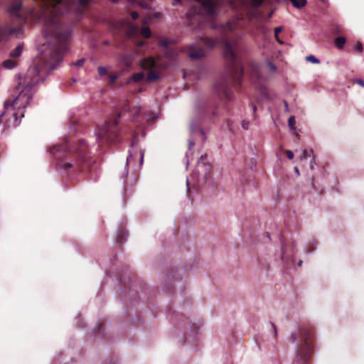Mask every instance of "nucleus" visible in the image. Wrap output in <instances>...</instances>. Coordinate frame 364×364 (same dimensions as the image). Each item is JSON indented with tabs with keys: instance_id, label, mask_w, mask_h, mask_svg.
I'll return each mask as SVG.
<instances>
[{
	"instance_id": "obj_50",
	"label": "nucleus",
	"mask_w": 364,
	"mask_h": 364,
	"mask_svg": "<svg viewBox=\"0 0 364 364\" xmlns=\"http://www.w3.org/2000/svg\"><path fill=\"white\" fill-rule=\"evenodd\" d=\"M175 1H176V2H178H178H180V0H175Z\"/></svg>"
},
{
	"instance_id": "obj_31",
	"label": "nucleus",
	"mask_w": 364,
	"mask_h": 364,
	"mask_svg": "<svg viewBox=\"0 0 364 364\" xmlns=\"http://www.w3.org/2000/svg\"><path fill=\"white\" fill-rule=\"evenodd\" d=\"M131 16L133 20H136L139 17V14L136 11H132L131 13Z\"/></svg>"
},
{
	"instance_id": "obj_25",
	"label": "nucleus",
	"mask_w": 364,
	"mask_h": 364,
	"mask_svg": "<svg viewBox=\"0 0 364 364\" xmlns=\"http://www.w3.org/2000/svg\"><path fill=\"white\" fill-rule=\"evenodd\" d=\"M139 27L138 26H132L129 31V36H134L138 31Z\"/></svg>"
},
{
	"instance_id": "obj_24",
	"label": "nucleus",
	"mask_w": 364,
	"mask_h": 364,
	"mask_svg": "<svg viewBox=\"0 0 364 364\" xmlns=\"http://www.w3.org/2000/svg\"><path fill=\"white\" fill-rule=\"evenodd\" d=\"M306 60L312 63H320L319 60L314 55L307 56L306 58Z\"/></svg>"
},
{
	"instance_id": "obj_11",
	"label": "nucleus",
	"mask_w": 364,
	"mask_h": 364,
	"mask_svg": "<svg viewBox=\"0 0 364 364\" xmlns=\"http://www.w3.org/2000/svg\"><path fill=\"white\" fill-rule=\"evenodd\" d=\"M2 65L7 69H13L17 65V61L14 59H8L4 60Z\"/></svg>"
},
{
	"instance_id": "obj_29",
	"label": "nucleus",
	"mask_w": 364,
	"mask_h": 364,
	"mask_svg": "<svg viewBox=\"0 0 364 364\" xmlns=\"http://www.w3.org/2000/svg\"><path fill=\"white\" fill-rule=\"evenodd\" d=\"M252 5L255 6H259L262 4V0H252Z\"/></svg>"
},
{
	"instance_id": "obj_34",
	"label": "nucleus",
	"mask_w": 364,
	"mask_h": 364,
	"mask_svg": "<svg viewBox=\"0 0 364 364\" xmlns=\"http://www.w3.org/2000/svg\"><path fill=\"white\" fill-rule=\"evenodd\" d=\"M355 82L362 86L363 87H364V80H363L362 79H357L355 80Z\"/></svg>"
},
{
	"instance_id": "obj_18",
	"label": "nucleus",
	"mask_w": 364,
	"mask_h": 364,
	"mask_svg": "<svg viewBox=\"0 0 364 364\" xmlns=\"http://www.w3.org/2000/svg\"><path fill=\"white\" fill-rule=\"evenodd\" d=\"M141 34L145 38H149L151 36V30L148 27H144L141 30Z\"/></svg>"
},
{
	"instance_id": "obj_27",
	"label": "nucleus",
	"mask_w": 364,
	"mask_h": 364,
	"mask_svg": "<svg viewBox=\"0 0 364 364\" xmlns=\"http://www.w3.org/2000/svg\"><path fill=\"white\" fill-rule=\"evenodd\" d=\"M117 79V75L115 74L110 75L109 76V83L114 84Z\"/></svg>"
},
{
	"instance_id": "obj_46",
	"label": "nucleus",
	"mask_w": 364,
	"mask_h": 364,
	"mask_svg": "<svg viewBox=\"0 0 364 364\" xmlns=\"http://www.w3.org/2000/svg\"><path fill=\"white\" fill-rule=\"evenodd\" d=\"M118 0H111L112 2L113 3H117Z\"/></svg>"
},
{
	"instance_id": "obj_15",
	"label": "nucleus",
	"mask_w": 364,
	"mask_h": 364,
	"mask_svg": "<svg viewBox=\"0 0 364 364\" xmlns=\"http://www.w3.org/2000/svg\"><path fill=\"white\" fill-rule=\"evenodd\" d=\"M144 79V74L143 73H136L132 75V80L138 82Z\"/></svg>"
},
{
	"instance_id": "obj_3",
	"label": "nucleus",
	"mask_w": 364,
	"mask_h": 364,
	"mask_svg": "<svg viewBox=\"0 0 364 364\" xmlns=\"http://www.w3.org/2000/svg\"><path fill=\"white\" fill-rule=\"evenodd\" d=\"M49 152L57 160V168L68 174L89 169L92 164L84 140H79L72 145L65 141L62 144L51 147Z\"/></svg>"
},
{
	"instance_id": "obj_14",
	"label": "nucleus",
	"mask_w": 364,
	"mask_h": 364,
	"mask_svg": "<svg viewBox=\"0 0 364 364\" xmlns=\"http://www.w3.org/2000/svg\"><path fill=\"white\" fill-rule=\"evenodd\" d=\"M293 6L297 9H301L306 4V0H289Z\"/></svg>"
},
{
	"instance_id": "obj_23",
	"label": "nucleus",
	"mask_w": 364,
	"mask_h": 364,
	"mask_svg": "<svg viewBox=\"0 0 364 364\" xmlns=\"http://www.w3.org/2000/svg\"><path fill=\"white\" fill-rule=\"evenodd\" d=\"M311 154H313V150L312 149H310L309 151L307 150V149H304L303 150V153H302V156H301V159H306L309 156H311Z\"/></svg>"
},
{
	"instance_id": "obj_33",
	"label": "nucleus",
	"mask_w": 364,
	"mask_h": 364,
	"mask_svg": "<svg viewBox=\"0 0 364 364\" xmlns=\"http://www.w3.org/2000/svg\"><path fill=\"white\" fill-rule=\"evenodd\" d=\"M84 62H85V60H84V59L78 60L75 63V65H76V66H77V67H80V66H82V65L84 64Z\"/></svg>"
},
{
	"instance_id": "obj_44",
	"label": "nucleus",
	"mask_w": 364,
	"mask_h": 364,
	"mask_svg": "<svg viewBox=\"0 0 364 364\" xmlns=\"http://www.w3.org/2000/svg\"><path fill=\"white\" fill-rule=\"evenodd\" d=\"M143 45H144V42L143 41H140L139 43V46H142Z\"/></svg>"
},
{
	"instance_id": "obj_8",
	"label": "nucleus",
	"mask_w": 364,
	"mask_h": 364,
	"mask_svg": "<svg viewBox=\"0 0 364 364\" xmlns=\"http://www.w3.org/2000/svg\"><path fill=\"white\" fill-rule=\"evenodd\" d=\"M188 55L192 60L199 59L205 55L204 48L199 46H191L188 48Z\"/></svg>"
},
{
	"instance_id": "obj_1",
	"label": "nucleus",
	"mask_w": 364,
	"mask_h": 364,
	"mask_svg": "<svg viewBox=\"0 0 364 364\" xmlns=\"http://www.w3.org/2000/svg\"><path fill=\"white\" fill-rule=\"evenodd\" d=\"M45 7V37L50 41L43 46L40 55L33 61L23 77H19L18 85L11 97L4 102V111L0 115V124L4 129L17 127L20 118L23 117V109L29 104L34 93V86L45 79L50 71L56 68L63 61L64 53L68 50L70 30L64 26L59 16L73 12L82 15L92 0H39Z\"/></svg>"
},
{
	"instance_id": "obj_38",
	"label": "nucleus",
	"mask_w": 364,
	"mask_h": 364,
	"mask_svg": "<svg viewBox=\"0 0 364 364\" xmlns=\"http://www.w3.org/2000/svg\"><path fill=\"white\" fill-rule=\"evenodd\" d=\"M271 324H272V329H273V331H274V336H277L276 326L274 323H272Z\"/></svg>"
},
{
	"instance_id": "obj_28",
	"label": "nucleus",
	"mask_w": 364,
	"mask_h": 364,
	"mask_svg": "<svg viewBox=\"0 0 364 364\" xmlns=\"http://www.w3.org/2000/svg\"><path fill=\"white\" fill-rule=\"evenodd\" d=\"M355 50L358 53H361L363 51V46L360 42H358L355 46Z\"/></svg>"
},
{
	"instance_id": "obj_43",
	"label": "nucleus",
	"mask_w": 364,
	"mask_h": 364,
	"mask_svg": "<svg viewBox=\"0 0 364 364\" xmlns=\"http://www.w3.org/2000/svg\"><path fill=\"white\" fill-rule=\"evenodd\" d=\"M132 158V154H130V155H129V157H127V162H129V161H131Z\"/></svg>"
},
{
	"instance_id": "obj_48",
	"label": "nucleus",
	"mask_w": 364,
	"mask_h": 364,
	"mask_svg": "<svg viewBox=\"0 0 364 364\" xmlns=\"http://www.w3.org/2000/svg\"><path fill=\"white\" fill-rule=\"evenodd\" d=\"M191 12L188 13V17L190 18Z\"/></svg>"
},
{
	"instance_id": "obj_17",
	"label": "nucleus",
	"mask_w": 364,
	"mask_h": 364,
	"mask_svg": "<svg viewBox=\"0 0 364 364\" xmlns=\"http://www.w3.org/2000/svg\"><path fill=\"white\" fill-rule=\"evenodd\" d=\"M266 65L270 72L274 73L277 70V66L270 60L268 59L266 60Z\"/></svg>"
},
{
	"instance_id": "obj_39",
	"label": "nucleus",
	"mask_w": 364,
	"mask_h": 364,
	"mask_svg": "<svg viewBox=\"0 0 364 364\" xmlns=\"http://www.w3.org/2000/svg\"><path fill=\"white\" fill-rule=\"evenodd\" d=\"M295 173H296L297 176H299L300 175V172H299V168L295 166L294 168Z\"/></svg>"
},
{
	"instance_id": "obj_12",
	"label": "nucleus",
	"mask_w": 364,
	"mask_h": 364,
	"mask_svg": "<svg viewBox=\"0 0 364 364\" xmlns=\"http://www.w3.org/2000/svg\"><path fill=\"white\" fill-rule=\"evenodd\" d=\"M346 42V39L344 37L338 36L335 38L334 43L336 48L342 49Z\"/></svg>"
},
{
	"instance_id": "obj_21",
	"label": "nucleus",
	"mask_w": 364,
	"mask_h": 364,
	"mask_svg": "<svg viewBox=\"0 0 364 364\" xmlns=\"http://www.w3.org/2000/svg\"><path fill=\"white\" fill-rule=\"evenodd\" d=\"M140 114H141V111H140V109H138L136 111V112L134 114V115L132 117V121L136 126L139 125V124L136 122V119H137V118H139L140 117Z\"/></svg>"
},
{
	"instance_id": "obj_4",
	"label": "nucleus",
	"mask_w": 364,
	"mask_h": 364,
	"mask_svg": "<svg viewBox=\"0 0 364 364\" xmlns=\"http://www.w3.org/2000/svg\"><path fill=\"white\" fill-rule=\"evenodd\" d=\"M291 340L292 342H299L293 364H309L315 346L314 327L309 324L299 326L296 332L291 333Z\"/></svg>"
},
{
	"instance_id": "obj_16",
	"label": "nucleus",
	"mask_w": 364,
	"mask_h": 364,
	"mask_svg": "<svg viewBox=\"0 0 364 364\" xmlns=\"http://www.w3.org/2000/svg\"><path fill=\"white\" fill-rule=\"evenodd\" d=\"M282 259H284L285 257H287L291 253L293 252V251H291L289 253V250L287 249V245L285 242H284L282 245Z\"/></svg>"
},
{
	"instance_id": "obj_32",
	"label": "nucleus",
	"mask_w": 364,
	"mask_h": 364,
	"mask_svg": "<svg viewBox=\"0 0 364 364\" xmlns=\"http://www.w3.org/2000/svg\"><path fill=\"white\" fill-rule=\"evenodd\" d=\"M259 30H260L261 33H262L264 35H266L268 32V28L264 26H261L259 28Z\"/></svg>"
},
{
	"instance_id": "obj_49",
	"label": "nucleus",
	"mask_w": 364,
	"mask_h": 364,
	"mask_svg": "<svg viewBox=\"0 0 364 364\" xmlns=\"http://www.w3.org/2000/svg\"><path fill=\"white\" fill-rule=\"evenodd\" d=\"M203 159V156H200V161H201Z\"/></svg>"
},
{
	"instance_id": "obj_42",
	"label": "nucleus",
	"mask_w": 364,
	"mask_h": 364,
	"mask_svg": "<svg viewBox=\"0 0 364 364\" xmlns=\"http://www.w3.org/2000/svg\"><path fill=\"white\" fill-rule=\"evenodd\" d=\"M139 4L142 6V7H147L148 6V4L147 3H139Z\"/></svg>"
},
{
	"instance_id": "obj_9",
	"label": "nucleus",
	"mask_w": 364,
	"mask_h": 364,
	"mask_svg": "<svg viewBox=\"0 0 364 364\" xmlns=\"http://www.w3.org/2000/svg\"><path fill=\"white\" fill-rule=\"evenodd\" d=\"M127 235H128L127 231L125 229H124V228L119 229L117 232L118 242L120 244L123 243L126 240Z\"/></svg>"
},
{
	"instance_id": "obj_5",
	"label": "nucleus",
	"mask_w": 364,
	"mask_h": 364,
	"mask_svg": "<svg viewBox=\"0 0 364 364\" xmlns=\"http://www.w3.org/2000/svg\"><path fill=\"white\" fill-rule=\"evenodd\" d=\"M122 114L119 113L117 118L107 121L105 125L98 129L97 136L102 144H115L119 141L117 118H119Z\"/></svg>"
},
{
	"instance_id": "obj_10",
	"label": "nucleus",
	"mask_w": 364,
	"mask_h": 364,
	"mask_svg": "<svg viewBox=\"0 0 364 364\" xmlns=\"http://www.w3.org/2000/svg\"><path fill=\"white\" fill-rule=\"evenodd\" d=\"M23 49V46L22 44H19L15 49L11 51L10 57L13 58L19 57L21 55Z\"/></svg>"
},
{
	"instance_id": "obj_13",
	"label": "nucleus",
	"mask_w": 364,
	"mask_h": 364,
	"mask_svg": "<svg viewBox=\"0 0 364 364\" xmlns=\"http://www.w3.org/2000/svg\"><path fill=\"white\" fill-rule=\"evenodd\" d=\"M21 9V4L16 3L11 6L9 12L11 15L18 16V12Z\"/></svg>"
},
{
	"instance_id": "obj_2",
	"label": "nucleus",
	"mask_w": 364,
	"mask_h": 364,
	"mask_svg": "<svg viewBox=\"0 0 364 364\" xmlns=\"http://www.w3.org/2000/svg\"><path fill=\"white\" fill-rule=\"evenodd\" d=\"M234 28L235 25L232 23L227 22L220 27L222 33L220 40L208 37H202L200 40V45L206 48H213L219 43L223 46V54L228 63V69L226 73L216 80L213 89L220 100L228 102L231 101L233 98L231 87L240 85L243 76L242 63L237 54L239 49V41L237 39L230 40L228 36V33L232 32Z\"/></svg>"
},
{
	"instance_id": "obj_7",
	"label": "nucleus",
	"mask_w": 364,
	"mask_h": 364,
	"mask_svg": "<svg viewBox=\"0 0 364 364\" xmlns=\"http://www.w3.org/2000/svg\"><path fill=\"white\" fill-rule=\"evenodd\" d=\"M200 3L202 9L208 16H214L218 6L216 1L213 0H197Z\"/></svg>"
},
{
	"instance_id": "obj_30",
	"label": "nucleus",
	"mask_w": 364,
	"mask_h": 364,
	"mask_svg": "<svg viewBox=\"0 0 364 364\" xmlns=\"http://www.w3.org/2000/svg\"><path fill=\"white\" fill-rule=\"evenodd\" d=\"M285 154H287L288 159H292L294 158V153L290 150H285Z\"/></svg>"
},
{
	"instance_id": "obj_22",
	"label": "nucleus",
	"mask_w": 364,
	"mask_h": 364,
	"mask_svg": "<svg viewBox=\"0 0 364 364\" xmlns=\"http://www.w3.org/2000/svg\"><path fill=\"white\" fill-rule=\"evenodd\" d=\"M289 127L291 129H295L296 120L294 116H291L288 120Z\"/></svg>"
},
{
	"instance_id": "obj_41",
	"label": "nucleus",
	"mask_w": 364,
	"mask_h": 364,
	"mask_svg": "<svg viewBox=\"0 0 364 364\" xmlns=\"http://www.w3.org/2000/svg\"><path fill=\"white\" fill-rule=\"evenodd\" d=\"M144 159V152H141V156H140V164H142Z\"/></svg>"
},
{
	"instance_id": "obj_40",
	"label": "nucleus",
	"mask_w": 364,
	"mask_h": 364,
	"mask_svg": "<svg viewBox=\"0 0 364 364\" xmlns=\"http://www.w3.org/2000/svg\"><path fill=\"white\" fill-rule=\"evenodd\" d=\"M136 142H137V139H136V138L134 137L132 141V146H134L136 144Z\"/></svg>"
},
{
	"instance_id": "obj_37",
	"label": "nucleus",
	"mask_w": 364,
	"mask_h": 364,
	"mask_svg": "<svg viewBox=\"0 0 364 364\" xmlns=\"http://www.w3.org/2000/svg\"><path fill=\"white\" fill-rule=\"evenodd\" d=\"M161 43H162L164 47H165L166 48H168V41L166 40L163 41Z\"/></svg>"
},
{
	"instance_id": "obj_20",
	"label": "nucleus",
	"mask_w": 364,
	"mask_h": 364,
	"mask_svg": "<svg viewBox=\"0 0 364 364\" xmlns=\"http://www.w3.org/2000/svg\"><path fill=\"white\" fill-rule=\"evenodd\" d=\"M201 114L204 117L209 116L210 117V116H215L216 114V112L215 110H213L211 111V112H210L209 109H204L201 111Z\"/></svg>"
},
{
	"instance_id": "obj_47",
	"label": "nucleus",
	"mask_w": 364,
	"mask_h": 364,
	"mask_svg": "<svg viewBox=\"0 0 364 364\" xmlns=\"http://www.w3.org/2000/svg\"><path fill=\"white\" fill-rule=\"evenodd\" d=\"M255 110H256V106H255V105H254V106H253V111H254V112H255Z\"/></svg>"
},
{
	"instance_id": "obj_36",
	"label": "nucleus",
	"mask_w": 364,
	"mask_h": 364,
	"mask_svg": "<svg viewBox=\"0 0 364 364\" xmlns=\"http://www.w3.org/2000/svg\"><path fill=\"white\" fill-rule=\"evenodd\" d=\"M315 164H316L315 157L314 156L313 159H312V160L311 161V163H310V168H311V169L314 168V166Z\"/></svg>"
},
{
	"instance_id": "obj_45",
	"label": "nucleus",
	"mask_w": 364,
	"mask_h": 364,
	"mask_svg": "<svg viewBox=\"0 0 364 364\" xmlns=\"http://www.w3.org/2000/svg\"><path fill=\"white\" fill-rule=\"evenodd\" d=\"M302 264V261L300 260L299 262H298V266H301Z\"/></svg>"
},
{
	"instance_id": "obj_6",
	"label": "nucleus",
	"mask_w": 364,
	"mask_h": 364,
	"mask_svg": "<svg viewBox=\"0 0 364 364\" xmlns=\"http://www.w3.org/2000/svg\"><path fill=\"white\" fill-rule=\"evenodd\" d=\"M143 70H148L146 81L155 82L160 77L159 68L153 58H144L141 60Z\"/></svg>"
},
{
	"instance_id": "obj_35",
	"label": "nucleus",
	"mask_w": 364,
	"mask_h": 364,
	"mask_svg": "<svg viewBox=\"0 0 364 364\" xmlns=\"http://www.w3.org/2000/svg\"><path fill=\"white\" fill-rule=\"evenodd\" d=\"M242 128L245 129H247L249 128V122L246 121H243L242 123Z\"/></svg>"
},
{
	"instance_id": "obj_26",
	"label": "nucleus",
	"mask_w": 364,
	"mask_h": 364,
	"mask_svg": "<svg viewBox=\"0 0 364 364\" xmlns=\"http://www.w3.org/2000/svg\"><path fill=\"white\" fill-rule=\"evenodd\" d=\"M98 73L100 76H104V75H107V70L104 67H99L98 68Z\"/></svg>"
},
{
	"instance_id": "obj_19",
	"label": "nucleus",
	"mask_w": 364,
	"mask_h": 364,
	"mask_svg": "<svg viewBox=\"0 0 364 364\" xmlns=\"http://www.w3.org/2000/svg\"><path fill=\"white\" fill-rule=\"evenodd\" d=\"M282 27H277L274 28V37H275L277 41L280 44L283 43V42L279 38V34L282 32Z\"/></svg>"
}]
</instances>
